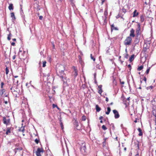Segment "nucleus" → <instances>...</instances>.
Wrapping results in <instances>:
<instances>
[{
    "label": "nucleus",
    "mask_w": 156,
    "mask_h": 156,
    "mask_svg": "<svg viewBox=\"0 0 156 156\" xmlns=\"http://www.w3.org/2000/svg\"><path fill=\"white\" fill-rule=\"evenodd\" d=\"M16 55H14L12 57V59L13 60H14L16 58Z\"/></svg>",
    "instance_id": "nucleus-46"
},
{
    "label": "nucleus",
    "mask_w": 156,
    "mask_h": 156,
    "mask_svg": "<svg viewBox=\"0 0 156 156\" xmlns=\"http://www.w3.org/2000/svg\"><path fill=\"white\" fill-rule=\"evenodd\" d=\"M134 55H132L130 57L129 60L130 62H132L134 59Z\"/></svg>",
    "instance_id": "nucleus-17"
},
{
    "label": "nucleus",
    "mask_w": 156,
    "mask_h": 156,
    "mask_svg": "<svg viewBox=\"0 0 156 156\" xmlns=\"http://www.w3.org/2000/svg\"><path fill=\"white\" fill-rule=\"evenodd\" d=\"M4 84L3 82H2L1 84V87L2 88H3V86L4 85Z\"/></svg>",
    "instance_id": "nucleus-41"
},
{
    "label": "nucleus",
    "mask_w": 156,
    "mask_h": 156,
    "mask_svg": "<svg viewBox=\"0 0 156 156\" xmlns=\"http://www.w3.org/2000/svg\"><path fill=\"white\" fill-rule=\"evenodd\" d=\"M19 131H21L23 133L24 132V126H22L19 129Z\"/></svg>",
    "instance_id": "nucleus-21"
},
{
    "label": "nucleus",
    "mask_w": 156,
    "mask_h": 156,
    "mask_svg": "<svg viewBox=\"0 0 156 156\" xmlns=\"http://www.w3.org/2000/svg\"><path fill=\"white\" fill-rule=\"evenodd\" d=\"M19 81L18 80L13 79V83L14 84H18Z\"/></svg>",
    "instance_id": "nucleus-26"
},
{
    "label": "nucleus",
    "mask_w": 156,
    "mask_h": 156,
    "mask_svg": "<svg viewBox=\"0 0 156 156\" xmlns=\"http://www.w3.org/2000/svg\"><path fill=\"white\" fill-rule=\"evenodd\" d=\"M140 21L141 22H143L145 20L144 16L143 15H141L140 17Z\"/></svg>",
    "instance_id": "nucleus-16"
},
{
    "label": "nucleus",
    "mask_w": 156,
    "mask_h": 156,
    "mask_svg": "<svg viewBox=\"0 0 156 156\" xmlns=\"http://www.w3.org/2000/svg\"><path fill=\"white\" fill-rule=\"evenodd\" d=\"M155 125H156V127L155 128V129H156V118L155 119Z\"/></svg>",
    "instance_id": "nucleus-57"
},
{
    "label": "nucleus",
    "mask_w": 156,
    "mask_h": 156,
    "mask_svg": "<svg viewBox=\"0 0 156 156\" xmlns=\"http://www.w3.org/2000/svg\"><path fill=\"white\" fill-rule=\"evenodd\" d=\"M5 92V89H2L0 90V95L2 96L3 94Z\"/></svg>",
    "instance_id": "nucleus-24"
},
{
    "label": "nucleus",
    "mask_w": 156,
    "mask_h": 156,
    "mask_svg": "<svg viewBox=\"0 0 156 156\" xmlns=\"http://www.w3.org/2000/svg\"><path fill=\"white\" fill-rule=\"evenodd\" d=\"M113 104V102H111V103H110V105H112Z\"/></svg>",
    "instance_id": "nucleus-63"
},
{
    "label": "nucleus",
    "mask_w": 156,
    "mask_h": 156,
    "mask_svg": "<svg viewBox=\"0 0 156 156\" xmlns=\"http://www.w3.org/2000/svg\"><path fill=\"white\" fill-rule=\"evenodd\" d=\"M105 100L107 102L108 101V98L107 97H106V100Z\"/></svg>",
    "instance_id": "nucleus-55"
},
{
    "label": "nucleus",
    "mask_w": 156,
    "mask_h": 156,
    "mask_svg": "<svg viewBox=\"0 0 156 156\" xmlns=\"http://www.w3.org/2000/svg\"><path fill=\"white\" fill-rule=\"evenodd\" d=\"M44 151V150L42 147L38 148L36 152L37 156H41Z\"/></svg>",
    "instance_id": "nucleus-6"
},
{
    "label": "nucleus",
    "mask_w": 156,
    "mask_h": 156,
    "mask_svg": "<svg viewBox=\"0 0 156 156\" xmlns=\"http://www.w3.org/2000/svg\"><path fill=\"white\" fill-rule=\"evenodd\" d=\"M96 111L98 112H99L101 110V108L98 105H96Z\"/></svg>",
    "instance_id": "nucleus-19"
},
{
    "label": "nucleus",
    "mask_w": 156,
    "mask_h": 156,
    "mask_svg": "<svg viewBox=\"0 0 156 156\" xmlns=\"http://www.w3.org/2000/svg\"><path fill=\"white\" fill-rule=\"evenodd\" d=\"M73 72L75 78H76L78 75L77 70L75 67L73 66Z\"/></svg>",
    "instance_id": "nucleus-8"
},
{
    "label": "nucleus",
    "mask_w": 156,
    "mask_h": 156,
    "mask_svg": "<svg viewBox=\"0 0 156 156\" xmlns=\"http://www.w3.org/2000/svg\"><path fill=\"white\" fill-rule=\"evenodd\" d=\"M82 121H84L86 120V117L85 115H83L82 117Z\"/></svg>",
    "instance_id": "nucleus-37"
},
{
    "label": "nucleus",
    "mask_w": 156,
    "mask_h": 156,
    "mask_svg": "<svg viewBox=\"0 0 156 156\" xmlns=\"http://www.w3.org/2000/svg\"><path fill=\"white\" fill-rule=\"evenodd\" d=\"M11 33L8 35L7 39L8 40H10L11 39Z\"/></svg>",
    "instance_id": "nucleus-32"
},
{
    "label": "nucleus",
    "mask_w": 156,
    "mask_h": 156,
    "mask_svg": "<svg viewBox=\"0 0 156 156\" xmlns=\"http://www.w3.org/2000/svg\"><path fill=\"white\" fill-rule=\"evenodd\" d=\"M102 128L103 130H105L107 129V128L104 125H103L102 126Z\"/></svg>",
    "instance_id": "nucleus-38"
},
{
    "label": "nucleus",
    "mask_w": 156,
    "mask_h": 156,
    "mask_svg": "<svg viewBox=\"0 0 156 156\" xmlns=\"http://www.w3.org/2000/svg\"><path fill=\"white\" fill-rule=\"evenodd\" d=\"M53 47V48H55V45L54 43H52Z\"/></svg>",
    "instance_id": "nucleus-56"
},
{
    "label": "nucleus",
    "mask_w": 156,
    "mask_h": 156,
    "mask_svg": "<svg viewBox=\"0 0 156 156\" xmlns=\"http://www.w3.org/2000/svg\"><path fill=\"white\" fill-rule=\"evenodd\" d=\"M19 58L21 60H24L26 58L27 54L25 51L22 52V50H21L20 49L19 53Z\"/></svg>",
    "instance_id": "nucleus-2"
},
{
    "label": "nucleus",
    "mask_w": 156,
    "mask_h": 156,
    "mask_svg": "<svg viewBox=\"0 0 156 156\" xmlns=\"http://www.w3.org/2000/svg\"><path fill=\"white\" fill-rule=\"evenodd\" d=\"M12 40L14 41H16V38H13L12 39Z\"/></svg>",
    "instance_id": "nucleus-59"
},
{
    "label": "nucleus",
    "mask_w": 156,
    "mask_h": 156,
    "mask_svg": "<svg viewBox=\"0 0 156 156\" xmlns=\"http://www.w3.org/2000/svg\"><path fill=\"white\" fill-rule=\"evenodd\" d=\"M46 61H44L43 62V67H45L46 66Z\"/></svg>",
    "instance_id": "nucleus-40"
},
{
    "label": "nucleus",
    "mask_w": 156,
    "mask_h": 156,
    "mask_svg": "<svg viewBox=\"0 0 156 156\" xmlns=\"http://www.w3.org/2000/svg\"><path fill=\"white\" fill-rule=\"evenodd\" d=\"M108 139V138L105 137V138L104 139V141H105V142H106V140Z\"/></svg>",
    "instance_id": "nucleus-53"
},
{
    "label": "nucleus",
    "mask_w": 156,
    "mask_h": 156,
    "mask_svg": "<svg viewBox=\"0 0 156 156\" xmlns=\"http://www.w3.org/2000/svg\"><path fill=\"white\" fill-rule=\"evenodd\" d=\"M103 118V116H101L99 117V119L100 120H102V119Z\"/></svg>",
    "instance_id": "nucleus-49"
},
{
    "label": "nucleus",
    "mask_w": 156,
    "mask_h": 156,
    "mask_svg": "<svg viewBox=\"0 0 156 156\" xmlns=\"http://www.w3.org/2000/svg\"><path fill=\"white\" fill-rule=\"evenodd\" d=\"M143 68H144V66H143V65H142V66H140L139 67L137 68V70L138 71L141 70H142L143 69Z\"/></svg>",
    "instance_id": "nucleus-28"
},
{
    "label": "nucleus",
    "mask_w": 156,
    "mask_h": 156,
    "mask_svg": "<svg viewBox=\"0 0 156 156\" xmlns=\"http://www.w3.org/2000/svg\"><path fill=\"white\" fill-rule=\"evenodd\" d=\"M135 30L133 29L132 28L130 30V33L129 37H134L135 36V35L134 34Z\"/></svg>",
    "instance_id": "nucleus-9"
},
{
    "label": "nucleus",
    "mask_w": 156,
    "mask_h": 156,
    "mask_svg": "<svg viewBox=\"0 0 156 156\" xmlns=\"http://www.w3.org/2000/svg\"><path fill=\"white\" fill-rule=\"evenodd\" d=\"M107 112H106L105 113L107 115H108L109 114L111 111V109L110 107H108L107 108Z\"/></svg>",
    "instance_id": "nucleus-23"
},
{
    "label": "nucleus",
    "mask_w": 156,
    "mask_h": 156,
    "mask_svg": "<svg viewBox=\"0 0 156 156\" xmlns=\"http://www.w3.org/2000/svg\"><path fill=\"white\" fill-rule=\"evenodd\" d=\"M74 124L75 125V126L76 127V128L77 129V130H79L80 129H78L77 128L79 126L78 124V122L77 120H75L74 122Z\"/></svg>",
    "instance_id": "nucleus-13"
},
{
    "label": "nucleus",
    "mask_w": 156,
    "mask_h": 156,
    "mask_svg": "<svg viewBox=\"0 0 156 156\" xmlns=\"http://www.w3.org/2000/svg\"><path fill=\"white\" fill-rule=\"evenodd\" d=\"M138 28L136 30V37L138 38L139 36H140L141 34V27L140 25V23H138L137 24Z\"/></svg>",
    "instance_id": "nucleus-5"
},
{
    "label": "nucleus",
    "mask_w": 156,
    "mask_h": 156,
    "mask_svg": "<svg viewBox=\"0 0 156 156\" xmlns=\"http://www.w3.org/2000/svg\"><path fill=\"white\" fill-rule=\"evenodd\" d=\"M132 39L130 37H127L123 42L124 44L126 46H129L131 45Z\"/></svg>",
    "instance_id": "nucleus-3"
},
{
    "label": "nucleus",
    "mask_w": 156,
    "mask_h": 156,
    "mask_svg": "<svg viewBox=\"0 0 156 156\" xmlns=\"http://www.w3.org/2000/svg\"><path fill=\"white\" fill-rule=\"evenodd\" d=\"M154 102V105H156V94L154 98L153 99V101ZM152 103H153V102H152ZM153 105H154V104H153Z\"/></svg>",
    "instance_id": "nucleus-31"
},
{
    "label": "nucleus",
    "mask_w": 156,
    "mask_h": 156,
    "mask_svg": "<svg viewBox=\"0 0 156 156\" xmlns=\"http://www.w3.org/2000/svg\"><path fill=\"white\" fill-rule=\"evenodd\" d=\"M90 57L91 59L93 60L94 62H95V58L94 56H93V55L92 54H90Z\"/></svg>",
    "instance_id": "nucleus-25"
},
{
    "label": "nucleus",
    "mask_w": 156,
    "mask_h": 156,
    "mask_svg": "<svg viewBox=\"0 0 156 156\" xmlns=\"http://www.w3.org/2000/svg\"><path fill=\"white\" fill-rule=\"evenodd\" d=\"M138 130V131L139 132L138 135L139 136H142L143 135V133L142 132V130L140 128H139L137 129Z\"/></svg>",
    "instance_id": "nucleus-15"
},
{
    "label": "nucleus",
    "mask_w": 156,
    "mask_h": 156,
    "mask_svg": "<svg viewBox=\"0 0 156 156\" xmlns=\"http://www.w3.org/2000/svg\"><path fill=\"white\" fill-rule=\"evenodd\" d=\"M34 141L37 144H38L39 143V142L40 141L39 139H35Z\"/></svg>",
    "instance_id": "nucleus-35"
},
{
    "label": "nucleus",
    "mask_w": 156,
    "mask_h": 156,
    "mask_svg": "<svg viewBox=\"0 0 156 156\" xmlns=\"http://www.w3.org/2000/svg\"><path fill=\"white\" fill-rule=\"evenodd\" d=\"M39 18L40 20H42V19H43V16H39Z\"/></svg>",
    "instance_id": "nucleus-48"
},
{
    "label": "nucleus",
    "mask_w": 156,
    "mask_h": 156,
    "mask_svg": "<svg viewBox=\"0 0 156 156\" xmlns=\"http://www.w3.org/2000/svg\"><path fill=\"white\" fill-rule=\"evenodd\" d=\"M120 16V15L119 14V15L117 16V18H118Z\"/></svg>",
    "instance_id": "nucleus-62"
},
{
    "label": "nucleus",
    "mask_w": 156,
    "mask_h": 156,
    "mask_svg": "<svg viewBox=\"0 0 156 156\" xmlns=\"http://www.w3.org/2000/svg\"><path fill=\"white\" fill-rule=\"evenodd\" d=\"M80 151L81 153L85 155L86 154L87 148L86 147V144L85 142H83L82 143L80 147Z\"/></svg>",
    "instance_id": "nucleus-1"
},
{
    "label": "nucleus",
    "mask_w": 156,
    "mask_h": 156,
    "mask_svg": "<svg viewBox=\"0 0 156 156\" xmlns=\"http://www.w3.org/2000/svg\"><path fill=\"white\" fill-rule=\"evenodd\" d=\"M143 80L146 83L147 81V78L145 77H144Z\"/></svg>",
    "instance_id": "nucleus-45"
},
{
    "label": "nucleus",
    "mask_w": 156,
    "mask_h": 156,
    "mask_svg": "<svg viewBox=\"0 0 156 156\" xmlns=\"http://www.w3.org/2000/svg\"><path fill=\"white\" fill-rule=\"evenodd\" d=\"M153 88V87L152 86H150L149 87H147V89H152Z\"/></svg>",
    "instance_id": "nucleus-42"
},
{
    "label": "nucleus",
    "mask_w": 156,
    "mask_h": 156,
    "mask_svg": "<svg viewBox=\"0 0 156 156\" xmlns=\"http://www.w3.org/2000/svg\"><path fill=\"white\" fill-rule=\"evenodd\" d=\"M128 67L129 68V70H130L131 69V66L130 64H129L128 65Z\"/></svg>",
    "instance_id": "nucleus-43"
},
{
    "label": "nucleus",
    "mask_w": 156,
    "mask_h": 156,
    "mask_svg": "<svg viewBox=\"0 0 156 156\" xmlns=\"http://www.w3.org/2000/svg\"><path fill=\"white\" fill-rule=\"evenodd\" d=\"M105 1V0H101V4H103L104 2Z\"/></svg>",
    "instance_id": "nucleus-54"
},
{
    "label": "nucleus",
    "mask_w": 156,
    "mask_h": 156,
    "mask_svg": "<svg viewBox=\"0 0 156 156\" xmlns=\"http://www.w3.org/2000/svg\"><path fill=\"white\" fill-rule=\"evenodd\" d=\"M102 144L103 147H104L106 145V142H105V141H104Z\"/></svg>",
    "instance_id": "nucleus-44"
},
{
    "label": "nucleus",
    "mask_w": 156,
    "mask_h": 156,
    "mask_svg": "<svg viewBox=\"0 0 156 156\" xmlns=\"http://www.w3.org/2000/svg\"><path fill=\"white\" fill-rule=\"evenodd\" d=\"M8 8L9 10H12L13 9V4L12 3L10 4Z\"/></svg>",
    "instance_id": "nucleus-22"
},
{
    "label": "nucleus",
    "mask_w": 156,
    "mask_h": 156,
    "mask_svg": "<svg viewBox=\"0 0 156 156\" xmlns=\"http://www.w3.org/2000/svg\"><path fill=\"white\" fill-rule=\"evenodd\" d=\"M11 45L13 46H14L15 45V43L14 42H12L11 43Z\"/></svg>",
    "instance_id": "nucleus-47"
},
{
    "label": "nucleus",
    "mask_w": 156,
    "mask_h": 156,
    "mask_svg": "<svg viewBox=\"0 0 156 156\" xmlns=\"http://www.w3.org/2000/svg\"><path fill=\"white\" fill-rule=\"evenodd\" d=\"M135 156H140L138 152H137V154L135 155Z\"/></svg>",
    "instance_id": "nucleus-51"
},
{
    "label": "nucleus",
    "mask_w": 156,
    "mask_h": 156,
    "mask_svg": "<svg viewBox=\"0 0 156 156\" xmlns=\"http://www.w3.org/2000/svg\"><path fill=\"white\" fill-rule=\"evenodd\" d=\"M11 16L13 20L15 19V16L13 12H12L11 13Z\"/></svg>",
    "instance_id": "nucleus-27"
},
{
    "label": "nucleus",
    "mask_w": 156,
    "mask_h": 156,
    "mask_svg": "<svg viewBox=\"0 0 156 156\" xmlns=\"http://www.w3.org/2000/svg\"><path fill=\"white\" fill-rule=\"evenodd\" d=\"M120 83L122 84H124V81H121L120 80Z\"/></svg>",
    "instance_id": "nucleus-50"
},
{
    "label": "nucleus",
    "mask_w": 156,
    "mask_h": 156,
    "mask_svg": "<svg viewBox=\"0 0 156 156\" xmlns=\"http://www.w3.org/2000/svg\"><path fill=\"white\" fill-rule=\"evenodd\" d=\"M137 10H135L133 12V17H135L137 16L138 15L139 13L136 12Z\"/></svg>",
    "instance_id": "nucleus-18"
},
{
    "label": "nucleus",
    "mask_w": 156,
    "mask_h": 156,
    "mask_svg": "<svg viewBox=\"0 0 156 156\" xmlns=\"http://www.w3.org/2000/svg\"><path fill=\"white\" fill-rule=\"evenodd\" d=\"M60 126H61V129H64V126H63V123H62V122L61 121V119H60Z\"/></svg>",
    "instance_id": "nucleus-30"
},
{
    "label": "nucleus",
    "mask_w": 156,
    "mask_h": 156,
    "mask_svg": "<svg viewBox=\"0 0 156 156\" xmlns=\"http://www.w3.org/2000/svg\"><path fill=\"white\" fill-rule=\"evenodd\" d=\"M134 122H135V123H136L137 122V120H135L134 121Z\"/></svg>",
    "instance_id": "nucleus-64"
},
{
    "label": "nucleus",
    "mask_w": 156,
    "mask_h": 156,
    "mask_svg": "<svg viewBox=\"0 0 156 156\" xmlns=\"http://www.w3.org/2000/svg\"><path fill=\"white\" fill-rule=\"evenodd\" d=\"M102 85H101L98 86V93L100 94H101V93L103 92V90L102 89Z\"/></svg>",
    "instance_id": "nucleus-12"
},
{
    "label": "nucleus",
    "mask_w": 156,
    "mask_h": 156,
    "mask_svg": "<svg viewBox=\"0 0 156 156\" xmlns=\"http://www.w3.org/2000/svg\"><path fill=\"white\" fill-rule=\"evenodd\" d=\"M2 121L3 123L6 126H7L10 124V119L9 117H3Z\"/></svg>",
    "instance_id": "nucleus-4"
},
{
    "label": "nucleus",
    "mask_w": 156,
    "mask_h": 156,
    "mask_svg": "<svg viewBox=\"0 0 156 156\" xmlns=\"http://www.w3.org/2000/svg\"><path fill=\"white\" fill-rule=\"evenodd\" d=\"M156 106L154 105L153 107L152 114L156 118Z\"/></svg>",
    "instance_id": "nucleus-10"
},
{
    "label": "nucleus",
    "mask_w": 156,
    "mask_h": 156,
    "mask_svg": "<svg viewBox=\"0 0 156 156\" xmlns=\"http://www.w3.org/2000/svg\"><path fill=\"white\" fill-rule=\"evenodd\" d=\"M9 72V70L8 69V68L6 67L5 68V73L6 75H7Z\"/></svg>",
    "instance_id": "nucleus-34"
},
{
    "label": "nucleus",
    "mask_w": 156,
    "mask_h": 156,
    "mask_svg": "<svg viewBox=\"0 0 156 156\" xmlns=\"http://www.w3.org/2000/svg\"><path fill=\"white\" fill-rule=\"evenodd\" d=\"M122 12L124 13H125L126 12V9H125L124 8H122Z\"/></svg>",
    "instance_id": "nucleus-36"
},
{
    "label": "nucleus",
    "mask_w": 156,
    "mask_h": 156,
    "mask_svg": "<svg viewBox=\"0 0 156 156\" xmlns=\"http://www.w3.org/2000/svg\"><path fill=\"white\" fill-rule=\"evenodd\" d=\"M123 56L124 58L127 59L128 58L129 55L127 52H126L123 55Z\"/></svg>",
    "instance_id": "nucleus-29"
},
{
    "label": "nucleus",
    "mask_w": 156,
    "mask_h": 156,
    "mask_svg": "<svg viewBox=\"0 0 156 156\" xmlns=\"http://www.w3.org/2000/svg\"><path fill=\"white\" fill-rule=\"evenodd\" d=\"M120 61L121 64H122L123 62H124V60H122L121 59L120 60Z\"/></svg>",
    "instance_id": "nucleus-52"
},
{
    "label": "nucleus",
    "mask_w": 156,
    "mask_h": 156,
    "mask_svg": "<svg viewBox=\"0 0 156 156\" xmlns=\"http://www.w3.org/2000/svg\"><path fill=\"white\" fill-rule=\"evenodd\" d=\"M52 107H53V108H55V107H56L58 109L59 108L57 106V105H55L54 104H52Z\"/></svg>",
    "instance_id": "nucleus-39"
},
{
    "label": "nucleus",
    "mask_w": 156,
    "mask_h": 156,
    "mask_svg": "<svg viewBox=\"0 0 156 156\" xmlns=\"http://www.w3.org/2000/svg\"><path fill=\"white\" fill-rule=\"evenodd\" d=\"M124 150L126 151V147H125L124 148Z\"/></svg>",
    "instance_id": "nucleus-58"
},
{
    "label": "nucleus",
    "mask_w": 156,
    "mask_h": 156,
    "mask_svg": "<svg viewBox=\"0 0 156 156\" xmlns=\"http://www.w3.org/2000/svg\"><path fill=\"white\" fill-rule=\"evenodd\" d=\"M78 58L79 59V62L81 64H82L83 63V61L82 60L81 57L80 55H79L78 56Z\"/></svg>",
    "instance_id": "nucleus-20"
},
{
    "label": "nucleus",
    "mask_w": 156,
    "mask_h": 156,
    "mask_svg": "<svg viewBox=\"0 0 156 156\" xmlns=\"http://www.w3.org/2000/svg\"><path fill=\"white\" fill-rule=\"evenodd\" d=\"M111 31H112L113 30H118V28L116 27H115V26L113 24H112L111 25Z\"/></svg>",
    "instance_id": "nucleus-11"
},
{
    "label": "nucleus",
    "mask_w": 156,
    "mask_h": 156,
    "mask_svg": "<svg viewBox=\"0 0 156 156\" xmlns=\"http://www.w3.org/2000/svg\"><path fill=\"white\" fill-rule=\"evenodd\" d=\"M11 127H8L7 128V130L5 133L6 135H8L9 134L11 133Z\"/></svg>",
    "instance_id": "nucleus-14"
},
{
    "label": "nucleus",
    "mask_w": 156,
    "mask_h": 156,
    "mask_svg": "<svg viewBox=\"0 0 156 156\" xmlns=\"http://www.w3.org/2000/svg\"><path fill=\"white\" fill-rule=\"evenodd\" d=\"M112 111L114 115L115 118L116 119L119 118V117L120 115L118 111L115 109L113 110Z\"/></svg>",
    "instance_id": "nucleus-7"
},
{
    "label": "nucleus",
    "mask_w": 156,
    "mask_h": 156,
    "mask_svg": "<svg viewBox=\"0 0 156 156\" xmlns=\"http://www.w3.org/2000/svg\"><path fill=\"white\" fill-rule=\"evenodd\" d=\"M127 100H128L129 101V100H130V97H128V98H127Z\"/></svg>",
    "instance_id": "nucleus-60"
},
{
    "label": "nucleus",
    "mask_w": 156,
    "mask_h": 156,
    "mask_svg": "<svg viewBox=\"0 0 156 156\" xmlns=\"http://www.w3.org/2000/svg\"><path fill=\"white\" fill-rule=\"evenodd\" d=\"M18 77V76H14V77L15 78H17Z\"/></svg>",
    "instance_id": "nucleus-61"
},
{
    "label": "nucleus",
    "mask_w": 156,
    "mask_h": 156,
    "mask_svg": "<svg viewBox=\"0 0 156 156\" xmlns=\"http://www.w3.org/2000/svg\"><path fill=\"white\" fill-rule=\"evenodd\" d=\"M150 69H151V67H148V69L146 70V72H145V73H146V74H148V73H149V72L150 71Z\"/></svg>",
    "instance_id": "nucleus-33"
}]
</instances>
